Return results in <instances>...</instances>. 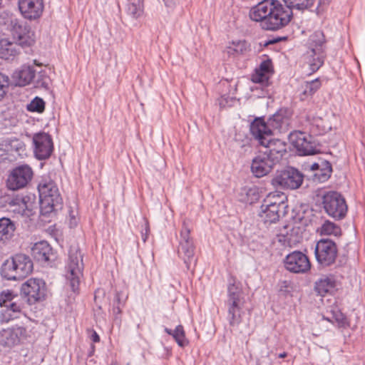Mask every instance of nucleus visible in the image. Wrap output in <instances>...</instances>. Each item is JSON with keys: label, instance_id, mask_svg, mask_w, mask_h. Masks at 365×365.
I'll list each match as a JSON object with an SVG mask.
<instances>
[{"label": "nucleus", "instance_id": "nucleus-55", "mask_svg": "<svg viewBox=\"0 0 365 365\" xmlns=\"http://www.w3.org/2000/svg\"><path fill=\"white\" fill-rule=\"evenodd\" d=\"M324 319L329 321V322H332L331 319H329V318H324Z\"/></svg>", "mask_w": 365, "mask_h": 365}, {"label": "nucleus", "instance_id": "nucleus-9", "mask_svg": "<svg viewBox=\"0 0 365 365\" xmlns=\"http://www.w3.org/2000/svg\"><path fill=\"white\" fill-rule=\"evenodd\" d=\"M40 202L42 207L48 209V212L54 210L61 204L58 188L56 183L49 178L42 179L38 186Z\"/></svg>", "mask_w": 365, "mask_h": 365}, {"label": "nucleus", "instance_id": "nucleus-44", "mask_svg": "<svg viewBox=\"0 0 365 365\" xmlns=\"http://www.w3.org/2000/svg\"><path fill=\"white\" fill-rule=\"evenodd\" d=\"M14 332V339L18 344L21 339H24L27 336V331L25 327L21 326H14L11 327Z\"/></svg>", "mask_w": 365, "mask_h": 365}, {"label": "nucleus", "instance_id": "nucleus-46", "mask_svg": "<svg viewBox=\"0 0 365 365\" xmlns=\"http://www.w3.org/2000/svg\"><path fill=\"white\" fill-rule=\"evenodd\" d=\"M127 297L123 299V295L121 292H117L115 294L114 302L116 304L115 305H124L126 301Z\"/></svg>", "mask_w": 365, "mask_h": 365}, {"label": "nucleus", "instance_id": "nucleus-15", "mask_svg": "<svg viewBox=\"0 0 365 365\" xmlns=\"http://www.w3.org/2000/svg\"><path fill=\"white\" fill-rule=\"evenodd\" d=\"M33 170L28 165H21L14 168L7 179V187L11 190L24 187L32 179Z\"/></svg>", "mask_w": 365, "mask_h": 365}, {"label": "nucleus", "instance_id": "nucleus-38", "mask_svg": "<svg viewBox=\"0 0 365 365\" xmlns=\"http://www.w3.org/2000/svg\"><path fill=\"white\" fill-rule=\"evenodd\" d=\"M246 48V42L239 40L230 43L226 47V51L230 56H236L242 53Z\"/></svg>", "mask_w": 365, "mask_h": 365}, {"label": "nucleus", "instance_id": "nucleus-11", "mask_svg": "<svg viewBox=\"0 0 365 365\" xmlns=\"http://www.w3.org/2000/svg\"><path fill=\"white\" fill-rule=\"evenodd\" d=\"M289 138L300 155H311L319 152L314 138L307 133L296 130L290 133Z\"/></svg>", "mask_w": 365, "mask_h": 365}, {"label": "nucleus", "instance_id": "nucleus-32", "mask_svg": "<svg viewBox=\"0 0 365 365\" xmlns=\"http://www.w3.org/2000/svg\"><path fill=\"white\" fill-rule=\"evenodd\" d=\"M164 330L168 334L173 337L179 346L183 348L188 344L189 341L185 336V333L182 325L177 326L174 330L167 327H165Z\"/></svg>", "mask_w": 365, "mask_h": 365}, {"label": "nucleus", "instance_id": "nucleus-30", "mask_svg": "<svg viewBox=\"0 0 365 365\" xmlns=\"http://www.w3.org/2000/svg\"><path fill=\"white\" fill-rule=\"evenodd\" d=\"M11 205L14 207V212H17L22 215H27L26 211L31 210V203L29 202V197H17L11 200Z\"/></svg>", "mask_w": 365, "mask_h": 365}, {"label": "nucleus", "instance_id": "nucleus-47", "mask_svg": "<svg viewBox=\"0 0 365 365\" xmlns=\"http://www.w3.org/2000/svg\"><path fill=\"white\" fill-rule=\"evenodd\" d=\"M149 232H150V227H149L148 222L147 220H145L144 228L141 230V237H142V240L144 242H145L147 240Z\"/></svg>", "mask_w": 365, "mask_h": 365}, {"label": "nucleus", "instance_id": "nucleus-23", "mask_svg": "<svg viewBox=\"0 0 365 365\" xmlns=\"http://www.w3.org/2000/svg\"><path fill=\"white\" fill-rule=\"evenodd\" d=\"M0 274L4 279L10 281L21 279L19 271H17V266L14 255L4 261L0 267Z\"/></svg>", "mask_w": 365, "mask_h": 365}, {"label": "nucleus", "instance_id": "nucleus-54", "mask_svg": "<svg viewBox=\"0 0 365 365\" xmlns=\"http://www.w3.org/2000/svg\"><path fill=\"white\" fill-rule=\"evenodd\" d=\"M111 365H118V364L116 361H113V362H112Z\"/></svg>", "mask_w": 365, "mask_h": 365}, {"label": "nucleus", "instance_id": "nucleus-10", "mask_svg": "<svg viewBox=\"0 0 365 365\" xmlns=\"http://www.w3.org/2000/svg\"><path fill=\"white\" fill-rule=\"evenodd\" d=\"M322 204L326 212L331 217L341 220L347 212V205L342 195L335 191H329L322 196Z\"/></svg>", "mask_w": 365, "mask_h": 365}, {"label": "nucleus", "instance_id": "nucleus-17", "mask_svg": "<svg viewBox=\"0 0 365 365\" xmlns=\"http://www.w3.org/2000/svg\"><path fill=\"white\" fill-rule=\"evenodd\" d=\"M190 229L183 223L182 229L180 231V238L179 241L178 255L183 259L187 269L193 259L195 254V246L192 238L190 237Z\"/></svg>", "mask_w": 365, "mask_h": 365}, {"label": "nucleus", "instance_id": "nucleus-5", "mask_svg": "<svg viewBox=\"0 0 365 365\" xmlns=\"http://www.w3.org/2000/svg\"><path fill=\"white\" fill-rule=\"evenodd\" d=\"M245 303V299L240 286L235 283H230L225 307L227 312V319L230 326H238L241 323Z\"/></svg>", "mask_w": 365, "mask_h": 365}, {"label": "nucleus", "instance_id": "nucleus-50", "mask_svg": "<svg viewBox=\"0 0 365 365\" xmlns=\"http://www.w3.org/2000/svg\"><path fill=\"white\" fill-rule=\"evenodd\" d=\"M78 224V219L73 215H70L69 225L71 227H74Z\"/></svg>", "mask_w": 365, "mask_h": 365}, {"label": "nucleus", "instance_id": "nucleus-29", "mask_svg": "<svg viewBox=\"0 0 365 365\" xmlns=\"http://www.w3.org/2000/svg\"><path fill=\"white\" fill-rule=\"evenodd\" d=\"M126 11L133 19H138L144 12L143 0H128Z\"/></svg>", "mask_w": 365, "mask_h": 365}, {"label": "nucleus", "instance_id": "nucleus-49", "mask_svg": "<svg viewBox=\"0 0 365 365\" xmlns=\"http://www.w3.org/2000/svg\"><path fill=\"white\" fill-rule=\"evenodd\" d=\"M113 314L115 316V319H119V317L122 312L120 305H115L112 309Z\"/></svg>", "mask_w": 365, "mask_h": 365}, {"label": "nucleus", "instance_id": "nucleus-39", "mask_svg": "<svg viewBox=\"0 0 365 365\" xmlns=\"http://www.w3.org/2000/svg\"><path fill=\"white\" fill-rule=\"evenodd\" d=\"M242 194L245 195V197L241 200L246 203L252 204L259 198V192L257 188L255 186L250 187H245L242 190Z\"/></svg>", "mask_w": 365, "mask_h": 365}, {"label": "nucleus", "instance_id": "nucleus-31", "mask_svg": "<svg viewBox=\"0 0 365 365\" xmlns=\"http://www.w3.org/2000/svg\"><path fill=\"white\" fill-rule=\"evenodd\" d=\"M15 230L13 222L6 217L0 218V240L4 241L10 239Z\"/></svg>", "mask_w": 365, "mask_h": 365}, {"label": "nucleus", "instance_id": "nucleus-18", "mask_svg": "<svg viewBox=\"0 0 365 365\" xmlns=\"http://www.w3.org/2000/svg\"><path fill=\"white\" fill-rule=\"evenodd\" d=\"M34 153L38 160L50 157L53 151V142L51 136L46 133H38L33 137Z\"/></svg>", "mask_w": 365, "mask_h": 365}, {"label": "nucleus", "instance_id": "nucleus-3", "mask_svg": "<svg viewBox=\"0 0 365 365\" xmlns=\"http://www.w3.org/2000/svg\"><path fill=\"white\" fill-rule=\"evenodd\" d=\"M264 147L266 150L257 155L251 163V172L256 178L268 175L279 162L286 150L282 141L277 142V147L272 145Z\"/></svg>", "mask_w": 365, "mask_h": 365}, {"label": "nucleus", "instance_id": "nucleus-12", "mask_svg": "<svg viewBox=\"0 0 365 365\" xmlns=\"http://www.w3.org/2000/svg\"><path fill=\"white\" fill-rule=\"evenodd\" d=\"M336 243L329 239L319 240L315 246L314 255L317 262L322 267L333 264L337 257Z\"/></svg>", "mask_w": 365, "mask_h": 365}, {"label": "nucleus", "instance_id": "nucleus-43", "mask_svg": "<svg viewBox=\"0 0 365 365\" xmlns=\"http://www.w3.org/2000/svg\"><path fill=\"white\" fill-rule=\"evenodd\" d=\"M332 319L337 324V326L340 328H346L349 327V323L347 318L340 311L333 312Z\"/></svg>", "mask_w": 365, "mask_h": 365}, {"label": "nucleus", "instance_id": "nucleus-33", "mask_svg": "<svg viewBox=\"0 0 365 365\" xmlns=\"http://www.w3.org/2000/svg\"><path fill=\"white\" fill-rule=\"evenodd\" d=\"M32 83L36 88L48 89L51 80L46 70H41L37 73L35 71V76Z\"/></svg>", "mask_w": 365, "mask_h": 365}, {"label": "nucleus", "instance_id": "nucleus-51", "mask_svg": "<svg viewBox=\"0 0 365 365\" xmlns=\"http://www.w3.org/2000/svg\"><path fill=\"white\" fill-rule=\"evenodd\" d=\"M90 338L94 343L98 342L100 341V337L95 331H93L92 334L90 336Z\"/></svg>", "mask_w": 365, "mask_h": 365}, {"label": "nucleus", "instance_id": "nucleus-37", "mask_svg": "<svg viewBox=\"0 0 365 365\" xmlns=\"http://www.w3.org/2000/svg\"><path fill=\"white\" fill-rule=\"evenodd\" d=\"M15 302H24L12 290L5 289L0 293V306L5 307Z\"/></svg>", "mask_w": 365, "mask_h": 365}, {"label": "nucleus", "instance_id": "nucleus-22", "mask_svg": "<svg viewBox=\"0 0 365 365\" xmlns=\"http://www.w3.org/2000/svg\"><path fill=\"white\" fill-rule=\"evenodd\" d=\"M2 149L9 155L16 158L23 157L26 155V145L19 139L7 138L2 143Z\"/></svg>", "mask_w": 365, "mask_h": 365}, {"label": "nucleus", "instance_id": "nucleus-28", "mask_svg": "<svg viewBox=\"0 0 365 365\" xmlns=\"http://www.w3.org/2000/svg\"><path fill=\"white\" fill-rule=\"evenodd\" d=\"M336 282L334 276H323L316 282L315 289L320 295L332 292L336 287Z\"/></svg>", "mask_w": 365, "mask_h": 365}, {"label": "nucleus", "instance_id": "nucleus-4", "mask_svg": "<svg viewBox=\"0 0 365 365\" xmlns=\"http://www.w3.org/2000/svg\"><path fill=\"white\" fill-rule=\"evenodd\" d=\"M326 57V40L322 31L313 33L307 41L304 61L312 72H316L324 64Z\"/></svg>", "mask_w": 365, "mask_h": 365}, {"label": "nucleus", "instance_id": "nucleus-7", "mask_svg": "<svg viewBox=\"0 0 365 365\" xmlns=\"http://www.w3.org/2000/svg\"><path fill=\"white\" fill-rule=\"evenodd\" d=\"M285 197L279 193H269L264 200L260 207L259 217L264 223L277 222L280 215L284 213L287 205Z\"/></svg>", "mask_w": 365, "mask_h": 365}, {"label": "nucleus", "instance_id": "nucleus-52", "mask_svg": "<svg viewBox=\"0 0 365 365\" xmlns=\"http://www.w3.org/2000/svg\"><path fill=\"white\" fill-rule=\"evenodd\" d=\"M178 0H163L165 4L168 7H172L173 6Z\"/></svg>", "mask_w": 365, "mask_h": 365}, {"label": "nucleus", "instance_id": "nucleus-1", "mask_svg": "<svg viewBox=\"0 0 365 365\" xmlns=\"http://www.w3.org/2000/svg\"><path fill=\"white\" fill-rule=\"evenodd\" d=\"M249 15L252 21L259 23L262 29L277 31L290 22L293 13L277 0H264L252 7Z\"/></svg>", "mask_w": 365, "mask_h": 365}, {"label": "nucleus", "instance_id": "nucleus-20", "mask_svg": "<svg viewBox=\"0 0 365 365\" xmlns=\"http://www.w3.org/2000/svg\"><path fill=\"white\" fill-rule=\"evenodd\" d=\"M31 255L39 262H48L54 258L52 247L45 240L34 243L31 247Z\"/></svg>", "mask_w": 365, "mask_h": 365}, {"label": "nucleus", "instance_id": "nucleus-27", "mask_svg": "<svg viewBox=\"0 0 365 365\" xmlns=\"http://www.w3.org/2000/svg\"><path fill=\"white\" fill-rule=\"evenodd\" d=\"M10 26L11 32L14 38L19 41V44L27 43L29 34L27 27L24 26L17 19H12Z\"/></svg>", "mask_w": 365, "mask_h": 365}, {"label": "nucleus", "instance_id": "nucleus-34", "mask_svg": "<svg viewBox=\"0 0 365 365\" xmlns=\"http://www.w3.org/2000/svg\"><path fill=\"white\" fill-rule=\"evenodd\" d=\"M321 168L317 173H314L315 179L319 182H325L331 174L332 168L331 163L327 160H322Z\"/></svg>", "mask_w": 365, "mask_h": 365}, {"label": "nucleus", "instance_id": "nucleus-13", "mask_svg": "<svg viewBox=\"0 0 365 365\" xmlns=\"http://www.w3.org/2000/svg\"><path fill=\"white\" fill-rule=\"evenodd\" d=\"M46 283L38 278H30L21 287L22 294L26 297L29 304L42 301L46 297Z\"/></svg>", "mask_w": 365, "mask_h": 365}, {"label": "nucleus", "instance_id": "nucleus-48", "mask_svg": "<svg viewBox=\"0 0 365 365\" xmlns=\"http://www.w3.org/2000/svg\"><path fill=\"white\" fill-rule=\"evenodd\" d=\"M322 160H320L319 162L314 163L312 165H307L305 169L317 173L318 170H319V168H321L320 165H322Z\"/></svg>", "mask_w": 365, "mask_h": 365}, {"label": "nucleus", "instance_id": "nucleus-16", "mask_svg": "<svg viewBox=\"0 0 365 365\" xmlns=\"http://www.w3.org/2000/svg\"><path fill=\"white\" fill-rule=\"evenodd\" d=\"M284 264L287 270L297 274L306 273L311 267L307 255L299 251H294L287 255Z\"/></svg>", "mask_w": 365, "mask_h": 365}, {"label": "nucleus", "instance_id": "nucleus-2", "mask_svg": "<svg viewBox=\"0 0 365 365\" xmlns=\"http://www.w3.org/2000/svg\"><path fill=\"white\" fill-rule=\"evenodd\" d=\"M285 125L283 115L279 113H274L265 122L261 118H255L250 124V133L253 138L262 146L272 145L277 147L279 140H272V135L275 132H281Z\"/></svg>", "mask_w": 365, "mask_h": 365}, {"label": "nucleus", "instance_id": "nucleus-40", "mask_svg": "<svg viewBox=\"0 0 365 365\" xmlns=\"http://www.w3.org/2000/svg\"><path fill=\"white\" fill-rule=\"evenodd\" d=\"M0 344L7 346H12L16 344L11 328L3 329L0 331Z\"/></svg>", "mask_w": 365, "mask_h": 365}, {"label": "nucleus", "instance_id": "nucleus-6", "mask_svg": "<svg viewBox=\"0 0 365 365\" xmlns=\"http://www.w3.org/2000/svg\"><path fill=\"white\" fill-rule=\"evenodd\" d=\"M83 270V255L77 247H72L69 250L68 258L65 267V275L74 294L78 292Z\"/></svg>", "mask_w": 365, "mask_h": 365}, {"label": "nucleus", "instance_id": "nucleus-14", "mask_svg": "<svg viewBox=\"0 0 365 365\" xmlns=\"http://www.w3.org/2000/svg\"><path fill=\"white\" fill-rule=\"evenodd\" d=\"M303 175L294 168H288L277 173L272 179V185L283 188L294 190L301 186Z\"/></svg>", "mask_w": 365, "mask_h": 365}, {"label": "nucleus", "instance_id": "nucleus-41", "mask_svg": "<svg viewBox=\"0 0 365 365\" xmlns=\"http://www.w3.org/2000/svg\"><path fill=\"white\" fill-rule=\"evenodd\" d=\"M291 9L294 8L298 10H304L312 6L314 0H283Z\"/></svg>", "mask_w": 365, "mask_h": 365}, {"label": "nucleus", "instance_id": "nucleus-24", "mask_svg": "<svg viewBox=\"0 0 365 365\" xmlns=\"http://www.w3.org/2000/svg\"><path fill=\"white\" fill-rule=\"evenodd\" d=\"M35 70L33 66L24 65L14 73L13 78L19 86H25L33 82Z\"/></svg>", "mask_w": 365, "mask_h": 365}, {"label": "nucleus", "instance_id": "nucleus-26", "mask_svg": "<svg viewBox=\"0 0 365 365\" xmlns=\"http://www.w3.org/2000/svg\"><path fill=\"white\" fill-rule=\"evenodd\" d=\"M14 257L16 260L17 271H19L21 279L32 272L34 264L31 259L28 255L16 254L14 255Z\"/></svg>", "mask_w": 365, "mask_h": 365}, {"label": "nucleus", "instance_id": "nucleus-45", "mask_svg": "<svg viewBox=\"0 0 365 365\" xmlns=\"http://www.w3.org/2000/svg\"><path fill=\"white\" fill-rule=\"evenodd\" d=\"M9 85V78L7 76L0 73V101L6 93Z\"/></svg>", "mask_w": 365, "mask_h": 365}, {"label": "nucleus", "instance_id": "nucleus-8", "mask_svg": "<svg viewBox=\"0 0 365 365\" xmlns=\"http://www.w3.org/2000/svg\"><path fill=\"white\" fill-rule=\"evenodd\" d=\"M273 72L272 63L269 59L262 61L259 66L255 69L251 80L255 85L252 86L250 90L255 93V95L257 97L262 98L269 94L267 88Z\"/></svg>", "mask_w": 365, "mask_h": 365}, {"label": "nucleus", "instance_id": "nucleus-53", "mask_svg": "<svg viewBox=\"0 0 365 365\" xmlns=\"http://www.w3.org/2000/svg\"><path fill=\"white\" fill-rule=\"evenodd\" d=\"M287 356V354L286 352L281 353L278 355V357L280 359L285 358Z\"/></svg>", "mask_w": 365, "mask_h": 365}, {"label": "nucleus", "instance_id": "nucleus-19", "mask_svg": "<svg viewBox=\"0 0 365 365\" xmlns=\"http://www.w3.org/2000/svg\"><path fill=\"white\" fill-rule=\"evenodd\" d=\"M19 8L21 15L26 19H38L43 11V0H19Z\"/></svg>", "mask_w": 365, "mask_h": 365}, {"label": "nucleus", "instance_id": "nucleus-42", "mask_svg": "<svg viewBox=\"0 0 365 365\" xmlns=\"http://www.w3.org/2000/svg\"><path fill=\"white\" fill-rule=\"evenodd\" d=\"M26 109L29 112L42 113L45 110V102L40 97H35L26 105Z\"/></svg>", "mask_w": 365, "mask_h": 365}, {"label": "nucleus", "instance_id": "nucleus-21", "mask_svg": "<svg viewBox=\"0 0 365 365\" xmlns=\"http://www.w3.org/2000/svg\"><path fill=\"white\" fill-rule=\"evenodd\" d=\"M0 322L1 323H8L11 320L20 317L22 310L24 307V302H15L12 304L1 307Z\"/></svg>", "mask_w": 365, "mask_h": 365}, {"label": "nucleus", "instance_id": "nucleus-36", "mask_svg": "<svg viewBox=\"0 0 365 365\" xmlns=\"http://www.w3.org/2000/svg\"><path fill=\"white\" fill-rule=\"evenodd\" d=\"M320 87L321 82L319 78L305 82L304 85L303 86V91L301 98L304 100L308 97L312 96Z\"/></svg>", "mask_w": 365, "mask_h": 365}, {"label": "nucleus", "instance_id": "nucleus-35", "mask_svg": "<svg viewBox=\"0 0 365 365\" xmlns=\"http://www.w3.org/2000/svg\"><path fill=\"white\" fill-rule=\"evenodd\" d=\"M317 232L321 235H334L337 236L341 233L340 227L335 223L326 220L322 226L317 229Z\"/></svg>", "mask_w": 365, "mask_h": 365}, {"label": "nucleus", "instance_id": "nucleus-25", "mask_svg": "<svg viewBox=\"0 0 365 365\" xmlns=\"http://www.w3.org/2000/svg\"><path fill=\"white\" fill-rule=\"evenodd\" d=\"M20 46L18 43L7 38L0 40V58L5 60H13L19 53Z\"/></svg>", "mask_w": 365, "mask_h": 365}]
</instances>
